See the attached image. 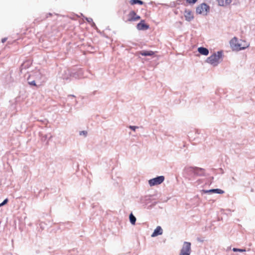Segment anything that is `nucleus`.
<instances>
[{"instance_id":"nucleus-1","label":"nucleus","mask_w":255,"mask_h":255,"mask_svg":"<svg viewBox=\"0 0 255 255\" xmlns=\"http://www.w3.org/2000/svg\"><path fill=\"white\" fill-rule=\"evenodd\" d=\"M222 51H218L216 53L214 52L212 55L207 58L206 62L213 66H217L219 64L220 60L222 58Z\"/></svg>"},{"instance_id":"nucleus-2","label":"nucleus","mask_w":255,"mask_h":255,"mask_svg":"<svg viewBox=\"0 0 255 255\" xmlns=\"http://www.w3.org/2000/svg\"><path fill=\"white\" fill-rule=\"evenodd\" d=\"M230 44L232 49L237 51L245 49L249 45V44L246 43L242 46V45L239 42L238 38L236 37H234L231 40Z\"/></svg>"},{"instance_id":"nucleus-3","label":"nucleus","mask_w":255,"mask_h":255,"mask_svg":"<svg viewBox=\"0 0 255 255\" xmlns=\"http://www.w3.org/2000/svg\"><path fill=\"white\" fill-rule=\"evenodd\" d=\"M210 7L206 3H202L198 5L196 9V12L197 14H203L204 15H206L210 11Z\"/></svg>"},{"instance_id":"nucleus-4","label":"nucleus","mask_w":255,"mask_h":255,"mask_svg":"<svg viewBox=\"0 0 255 255\" xmlns=\"http://www.w3.org/2000/svg\"><path fill=\"white\" fill-rule=\"evenodd\" d=\"M191 253V243L184 242L179 255H190Z\"/></svg>"},{"instance_id":"nucleus-5","label":"nucleus","mask_w":255,"mask_h":255,"mask_svg":"<svg viewBox=\"0 0 255 255\" xmlns=\"http://www.w3.org/2000/svg\"><path fill=\"white\" fill-rule=\"evenodd\" d=\"M164 176H158L148 180V184L150 186L160 184L164 180Z\"/></svg>"},{"instance_id":"nucleus-6","label":"nucleus","mask_w":255,"mask_h":255,"mask_svg":"<svg viewBox=\"0 0 255 255\" xmlns=\"http://www.w3.org/2000/svg\"><path fill=\"white\" fill-rule=\"evenodd\" d=\"M128 21H135L140 19V16L137 15L134 10L130 11L128 14Z\"/></svg>"},{"instance_id":"nucleus-7","label":"nucleus","mask_w":255,"mask_h":255,"mask_svg":"<svg viewBox=\"0 0 255 255\" xmlns=\"http://www.w3.org/2000/svg\"><path fill=\"white\" fill-rule=\"evenodd\" d=\"M195 167L189 166L184 168V173L189 177H193L195 176Z\"/></svg>"},{"instance_id":"nucleus-8","label":"nucleus","mask_w":255,"mask_h":255,"mask_svg":"<svg viewBox=\"0 0 255 255\" xmlns=\"http://www.w3.org/2000/svg\"><path fill=\"white\" fill-rule=\"evenodd\" d=\"M83 70L82 69H79L77 71L75 72H72L71 74V75L76 78V79H80L84 77L83 75Z\"/></svg>"},{"instance_id":"nucleus-9","label":"nucleus","mask_w":255,"mask_h":255,"mask_svg":"<svg viewBox=\"0 0 255 255\" xmlns=\"http://www.w3.org/2000/svg\"><path fill=\"white\" fill-rule=\"evenodd\" d=\"M149 27V25L146 24L144 20H141L140 22L136 25V28L139 30H147Z\"/></svg>"},{"instance_id":"nucleus-10","label":"nucleus","mask_w":255,"mask_h":255,"mask_svg":"<svg viewBox=\"0 0 255 255\" xmlns=\"http://www.w3.org/2000/svg\"><path fill=\"white\" fill-rule=\"evenodd\" d=\"M202 192L203 193H208V194H213V193H216V194H222L224 193V191L223 190H221L220 189H212L210 190H203Z\"/></svg>"},{"instance_id":"nucleus-11","label":"nucleus","mask_w":255,"mask_h":255,"mask_svg":"<svg viewBox=\"0 0 255 255\" xmlns=\"http://www.w3.org/2000/svg\"><path fill=\"white\" fill-rule=\"evenodd\" d=\"M184 16L185 20L188 21H190L194 18V16L190 10L185 9Z\"/></svg>"},{"instance_id":"nucleus-12","label":"nucleus","mask_w":255,"mask_h":255,"mask_svg":"<svg viewBox=\"0 0 255 255\" xmlns=\"http://www.w3.org/2000/svg\"><path fill=\"white\" fill-rule=\"evenodd\" d=\"M154 54V53L152 51L142 50V51L137 52L136 53V55L138 56L139 55H141L144 56H152Z\"/></svg>"},{"instance_id":"nucleus-13","label":"nucleus","mask_w":255,"mask_h":255,"mask_svg":"<svg viewBox=\"0 0 255 255\" xmlns=\"http://www.w3.org/2000/svg\"><path fill=\"white\" fill-rule=\"evenodd\" d=\"M163 233V230L160 226H157L154 230L151 235V237H155L158 235H161Z\"/></svg>"},{"instance_id":"nucleus-14","label":"nucleus","mask_w":255,"mask_h":255,"mask_svg":"<svg viewBox=\"0 0 255 255\" xmlns=\"http://www.w3.org/2000/svg\"><path fill=\"white\" fill-rule=\"evenodd\" d=\"M195 176H202L205 175V169L202 168L195 167Z\"/></svg>"},{"instance_id":"nucleus-15","label":"nucleus","mask_w":255,"mask_h":255,"mask_svg":"<svg viewBox=\"0 0 255 255\" xmlns=\"http://www.w3.org/2000/svg\"><path fill=\"white\" fill-rule=\"evenodd\" d=\"M199 53L203 55L207 56L209 54V50L204 47H200L198 48Z\"/></svg>"},{"instance_id":"nucleus-16","label":"nucleus","mask_w":255,"mask_h":255,"mask_svg":"<svg viewBox=\"0 0 255 255\" xmlns=\"http://www.w3.org/2000/svg\"><path fill=\"white\" fill-rule=\"evenodd\" d=\"M150 200V197L148 196L142 197L140 198V203L143 206H145L147 205V202Z\"/></svg>"},{"instance_id":"nucleus-17","label":"nucleus","mask_w":255,"mask_h":255,"mask_svg":"<svg viewBox=\"0 0 255 255\" xmlns=\"http://www.w3.org/2000/svg\"><path fill=\"white\" fill-rule=\"evenodd\" d=\"M129 219L131 224L134 225L136 221V219L132 213L129 214Z\"/></svg>"},{"instance_id":"nucleus-18","label":"nucleus","mask_w":255,"mask_h":255,"mask_svg":"<svg viewBox=\"0 0 255 255\" xmlns=\"http://www.w3.org/2000/svg\"><path fill=\"white\" fill-rule=\"evenodd\" d=\"M129 2L131 5H134L136 4L142 5L143 4V2L141 0H130Z\"/></svg>"},{"instance_id":"nucleus-19","label":"nucleus","mask_w":255,"mask_h":255,"mask_svg":"<svg viewBox=\"0 0 255 255\" xmlns=\"http://www.w3.org/2000/svg\"><path fill=\"white\" fill-rule=\"evenodd\" d=\"M27 81H28V83L29 85H30L31 86H36V84L35 80H31L30 76H29L27 78Z\"/></svg>"},{"instance_id":"nucleus-20","label":"nucleus","mask_w":255,"mask_h":255,"mask_svg":"<svg viewBox=\"0 0 255 255\" xmlns=\"http://www.w3.org/2000/svg\"><path fill=\"white\" fill-rule=\"evenodd\" d=\"M232 250L234 252H246L245 249H238V248H234Z\"/></svg>"},{"instance_id":"nucleus-21","label":"nucleus","mask_w":255,"mask_h":255,"mask_svg":"<svg viewBox=\"0 0 255 255\" xmlns=\"http://www.w3.org/2000/svg\"><path fill=\"white\" fill-rule=\"evenodd\" d=\"M87 131L86 130L80 131L79 132L80 135H84V136H86L87 135Z\"/></svg>"},{"instance_id":"nucleus-22","label":"nucleus","mask_w":255,"mask_h":255,"mask_svg":"<svg viewBox=\"0 0 255 255\" xmlns=\"http://www.w3.org/2000/svg\"><path fill=\"white\" fill-rule=\"evenodd\" d=\"M8 199L6 198L0 204V207H1L4 205H5L8 202Z\"/></svg>"},{"instance_id":"nucleus-23","label":"nucleus","mask_w":255,"mask_h":255,"mask_svg":"<svg viewBox=\"0 0 255 255\" xmlns=\"http://www.w3.org/2000/svg\"><path fill=\"white\" fill-rule=\"evenodd\" d=\"M84 18L87 20V21L89 23H91L92 21H93V19L92 18H90V17H84Z\"/></svg>"},{"instance_id":"nucleus-24","label":"nucleus","mask_w":255,"mask_h":255,"mask_svg":"<svg viewBox=\"0 0 255 255\" xmlns=\"http://www.w3.org/2000/svg\"><path fill=\"white\" fill-rule=\"evenodd\" d=\"M129 128L131 130L135 131L136 129L138 128V127L137 126H130L129 127Z\"/></svg>"},{"instance_id":"nucleus-25","label":"nucleus","mask_w":255,"mask_h":255,"mask_svg":"<svg viewBox=\"0 0 255 255\" xmlns=\"http://www.w3.org/2000/svg\"><path fill=\"white\" fill-rule=\"evenodd\" d=\"M197 1V0H186L187 2L192 4L196 3Z\"/></svg>"},{"instance_id":"nucleus-26","label":"nucleus","mask_w":255,"mask_h":255,"mask_svg":"<svg viewBox=\"0 0 255 255\" xmlns=\"http://www.w3.org/2000/svg\"><path fill=\"white\" fill-rule=\"evenodd\" d=\"M91 26L95 29H97V27L96 25V24L93 22V21L90 23Z\"/></svg>"},{"instance_id":"nucleus-27","label":"nucleus","mask_w":255,"mask_h":255,"mask_svg":"<svg viewBox=\"0 0 255 255\" xmlns=\"http://www.w3.org/2000/svg\"><path fill=\"white\" fill-rule=\"evenodd\" d=\"M52 15V14L51 13H50V12L48 13H47L46 15V17L48 18V17L51 16Z\"/></svg>"},{"instance_id":"nucleus-28","label":"nucleus","mask_w":255,"mask_h":255,"mask_svg":"<svg viewBox=\"0 0 255 255\" xmlns=\"http://www.w3.org/2000/svg\"><path fill=\"white\" fill-rule=\"evenodd\" d=\"M232 2V0H226V3L227 4H229Z\"/></svg>"},{"instance_id":"nucleus-29","label":"nucleus","mask_w":255,"mask_h":255,"mask_svg":"<svg viewBox=\"0 0 255 255\" xmlns=\"http://www.w3.org/2000/svg\"><path fill=\"white\" fill-rule=\"evenodd\" d=\"M6 39H7V38H2V39H1V42H2V43L5 42L6 41Z\"/></svg>"},{"instance_id":"nucleus-30","label":"nucleus","mask_w":255,"mask_h":255,"mask_svg":"<svg viewBox=\"0 0 255 255\" xmlns=\"http://www.w3.org/2000/svg\"><path fill=\"white\" fill-rule=\"evenodd\" d=\"M47 138V135H44L43 137H42V139L45 140Z\"/></svg>"},{"instance_id":"nucleus-31","label":"nucleus","mask_w":255,"mask_h":255,"mask_svg":"<svg viewBox=\"0 0 255 255\" xmlns=\"http://www.w3.org/2000/svg\"><path fill=\"white\" fill-rule=\"evenodd\" d=\"M68 97L69 98H73V99L75 98V96L74 95H69Z\"/></svg>"},{"instance_id":"nucleus-32","label":"nucleus","mask_w":255,"mask_h":255,"mask_svg":"<svg viewBox=\"0 0 255 255\" xmlns=\"http://www.w3.org/2000/svg\"><path fill=\"white\" fill-rule=\"evenodd\" d=\"M219 170H220V171L221 173L223 174L224 173V171H223V169L222 168H221L219 169Z\"/></svg>"},{"instance_id":"nucleus-33","label":"nucleus","mask_w":255,"mask_h":255,"mask_svg":"<svg viewBox=\"0 0 255 255\" xmlns=\"http://www.w3.org/2000/svg\"><path fill=\"white\" fill-rule=\"evenodd\" d=\"M199 130L198 129H197L196 131V133L199 134Z\"/></svg>"},{"instance_id":"nucleus-34","label":"nucleus","mask_w":255,"mask_h":255,"mask_svg":"<svg viewBox=\"0 0 255 255\" xmlns=\"http://www.w3.org/2000/svg\"><path fill=\"white\" fill-rule=\"evenodd\" d=\"M81 16H83L84 18L85 16L83 15V14L82 13H81Z\"/></svg>"},{"instance_id":"nucleus-35","label":"nucleus","mask_w":255,"mask_h":255,"mask_svg":"<svg viewBox=\"0 0 255 255\" xmlns=\"http://www.w3.org/2000/svg\"><path fill=\"white\" fill-rule=\"evenodd\" d=\"M95 93H96V91H94V92H93V94H95Z\"/></svg>"},{"instance_id":"nucleus-36","label":"nucleus","mask_w":255,"mask_h":255,"mask_svg":"<svg viewBox=\"0 0 255 255\" xmlns=\"http://www.w3.org/2000/svg\"><path fill=\"white\" fill-rule=\"evenodd\" d=\"M75 102L76 103H77V101L76 100H75Z\"/></svg>"}]
</instances>
